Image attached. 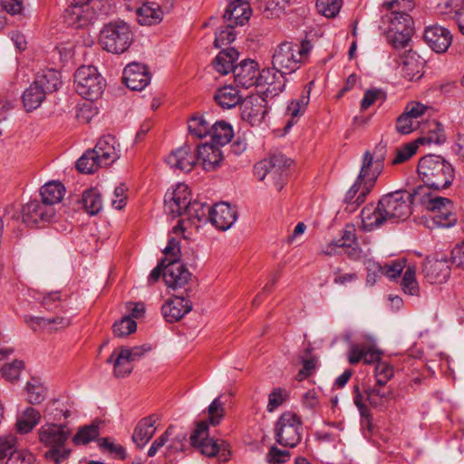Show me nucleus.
<instances>
[{
  "label": "nucleus",
  "mask_w": 464,
  "mask_h": 464,
  "mask_svg": "<svg viewBox=\"0 0 464 464\" xmlns=\"http://www.w3.org/2000/svg\"><path fill=\"white\" fill-rule=\"evenodd\" d=\"M24 368L22 361L14 360L10 363H6L2 368L3 377L10 382L18 380L21 371Z\"/></svg>",
  "instance_id": "obj_59"
},
{
  "label": "nucleus",
  "mask_w": 464,
  "mask_h": 464,
  "mask_svg": "<svg viewBox=\"0 0 464 464\" xmlns=\"http://www.w3.org/2000/svg\"><path fill=\"white\" fill-rule=\"evenodd\" d=\"M419 202L431 213V218L437 226L449 227L456 223L457 217L453 212V202L450 198L432 196L426 193V188H423Z\"/></svg>",
  "instance_id": "obj_9"
},
{
  "label": "nucleus",
  "mask_w": 464,
  "mask_h": 464,
  "mask_svg": "<svg viewBox=\"0 0 464 464\" xmlns=\"http://www.w3.org/2000/svg\"><path fill=\"white\" fill-rule=\"evenodd\" d=\"M312 50V44L309 41H303L301 44L291 42H284L278 44L272 56V64L274 72H276V81L280 79L285 81V74H291L298 70L304 63Z\"/></svg>",
  "instance_id": "obj_3"
},
{
  "label": "nucleus",
  "mask_w": 464,
  "mask_h": 464,
  "mask_svg": "<svg viewBox=\"0 0 464 464\" xmlns=\"http://www.w3.org/2000/svg\"><path fill=\"white\" fill-rule=\"evenodd\" d=\"M28 323L34 331H37L38 329L58 331L71 325L72 319L67 315H57L51 318L32 317Z\"/></svg>",
  "instance_id": "obj_30"
},
{
  "label": "nucleus",
  "mask_w": 464,
  "mask_h": 464,
  "mask_svg": "<svg viewBox=\"0 0 464 464\" xmlns=\"http://www.w3.org/2000/svg\"><path fill=\"white\" fill-rule=\"evenodd\" d=\"M71 430L66 425L45 424L38 431L39 440L49 447L44 458L49 463L63 464L70 456L71 450L64 444L71 436Z\"/></svg>",
  "instance_id": "obj_5"
},
{
  "label": "nucleus",
  "mask_w": 464,
  "mask_h": 464,
  "mask_svg": "<svg viewBox=\"0 0 464 464\" xmlns=\"http://www.w3.org/2000/svg\"><path fill=\"white\" fill-rule=\"evenodd\" d=\"M214 100L223 109H230L239 104L242 97L235 87L227 85L216 91Z\"/></svg>",
  "instance_id": "obj_33"
},
{
  "label": "nucleus",
  "mask_w": 464,
  "mask_h": 464,
  "mask_svg": "<svg viewBox=\"0 0 464 464\" xmlns=\"http://www.w3.org/2000/svg\"><path fill=\"white\" fill-rule=\"evenodd\" d=\"M425 60L411 50L400 57L401 72L408 81L420 80L424 74Z\"/></svg>",
  "instance_id": "obj_18"
},
{
  "label": "nucleus",
  "mask_w": 464,
  "mask_h": 464,
  "mask_svg": "<svg viewBox=\"0 0 464 464\" xmlns=\"http://www.w3.org/2000/svg\"><path fill=\"white\" fill-rule=\"evenodd\" d=\"M405 259H398L392 261L390 264H385L382 266V275L391 279L399 277L405 267Z\"/></svg>",
  "instance_id": "obj_62"
},
{
  "label": "nucleus",
  "mask_w": 464,
  "mask_h": 464,
  "mask_svg": "<svg viewBox=\"0 0 464 464\" xmlns=\"http://www.w3.org/2000/svg\"><path fill=\"white\" fill-rule=\"evenodd\" d=\"M211 126L203 115H194L188 122L189 134L198 139L209 136Z\"/></svg>",
  "instance_id": "obj_44"
},
{
  "label": "nucleus",
  "mask_w": 464,
  "mask_h": 464,
  "mask_svg": "<svg viewBox=\"0 0 464 464\" xmlns=\"http://www.w3.org/2000/svg\"><path fill=\"white\" fill-rule=\"evenodd\" d=\"M54 215L53 207L46 206L43 201L32 200L22 209L23 221L29 227L36 226L39 222H49Z\"/></svg>",
  "instance_id": "obj_15"
},
{
  "label": "nucleus",
  "mask_w": 464,
  "mask_h": 464,
  "mask_svg": "<svg viewBox=\"0 0 464 464\" xmlns=\"http://www.w3.org/2000/svg\"><path fill=\"white\" fill-rule=\"evenodd\" d=\"M282 159L280 156H274L269 160H264L257 162L254 167V173L259 180H264L267 175H277L281 170L280 163Z\"/></svg>",
  "instance_id": "obj_42"
},
{
  "label": "nucleus",
  "mask_w": 464,
  "mask_h": 464,
  "mask_svg": "<svg viewBox=\"0 0 464 464\" xmlns=\"http://www.w3.org/2000/svg\"><path fill=\"white\" fill-rule=\"evenodd\" d=\"M34 457L26 450H17L7 459L5 464H33Z\"/></svg>",
  "instance_id": "obj_64"
},
{
  "label": "nucleus",
  "mask_w": 464,
  "mask_h": 464,
  "mask_svg": "<svg viewBox=\"0 0 464 464\" xmlns=\"http://www.w3.org/2000/svg\"><path fill=\"white\" fill-rule=\"evenodd\" d=\"M374 166L375 161L372 159H371V152L369 150L365 151L362 158L361 170L357 177L359 180L363 181V188H362V191L360 192L357 198V200H359V202L365 201L366 196L372 189L378 177L382 172L378 171V173H376Z\"/></svg>",
  "instance_id": "obj_19"
},
{
  "label": "nucleus",
  "mask_w": 464,
  "mask_h": 464,
  "mask_svg": "<svg viewBox=\"0 0 464 464\" xmlns=\"http://www.w3.org/2000/svg\"><path fill=\"white\" fill-rule=\"evenodd\" d=\"M17 439L12 434L1 435L0 436V460L9 458L12 454L16 452L18 450Z\"/></svg>",
  "instance_id": "obj_53"
},
{
  "label": "nucleus",
  "mask_w": 464,
  "mask_h": 464,
  "mask_svg": "<svg viewBox=\"0 0 464 464\" xmlns=\"http://www.w3.org/2000/svg\"><path fill=\"white\" fill-rule=\"evenodd\" d=\"M420 129L422 135L416 140L418 144H441L446 140L443 126L438 121H427Z\"/></svg>",
  "instance_id": "obj_28"
},
{
  "label": "nucleus",
  "mask_w": 464,
  "mask_h": 464,
  "mask_svg": "<svg viewBox=\"0 0 464 464\" xmlns=\"http://www.w3.org/2000/svg\"><path fill=\"white\" fill-rule=\"evenodd\" d=\"M238 58V53L234 48H227L218 53L213 61L214 68L221 74H227L233 72L236 65V60Z\"/></svg>",
  "instance_id": "obj_35"
},
{
  "label": "nucleus",
  "mask_w": 464,
  "mask_h": 464,
  "mask_svg": "<svg viewBox=\"0 0 464 464\" xmlns=\"http://www.w3.org/2000/svg\"><path fill=\"white\" fill-rule=\"evenodd\" d=\"M422 273L430 284H441L449 278L450 267L447 259H426Z\"/></svg>",
  "instance_id": "obj_23"
},
{
  "label": "nucleus",
  "mask_w": 464,
  "mask_h": 464,
  "mask_svg": "<svg viewBox=\"0 0 464 464\" xmlns=\"http://www.w3.org/2000/svg\"><path fill=\"white\" fill-rule=\"evenodd\" d=\"M418 128H420V122L415 121L409 115H405L404 113H402L397 119L396 130L401 134H409Z\"/></svg>",
  "instance_id": "obj_57"
},
{
  "label": "nucleus",
  "mask_w": 464,
  "mask_h": 464,
  "mask_svg": "<svg viewBox=\"0 0 464 464\" xmlns=\"http://www.w3.org/2000/svg\"><path fill=\"white\" fill-rule=\"evenodd\" d=\"M361 218L362 228L366 231H372L386 223L380 202L376 206L373 204L365 206L361 212Z\"/></svg>",
  "instance_id": "obj_29"
},
{
  "label": "nucleus",
  "mask_w": 464,
  "mask_h": 464,
  "mask_svg": "<svg viewBox=\"0 0 464 464\" xmlns=\"http://www.w3.org/2000/svg\"><path fill=\"white\" fill-rule=\"evenodd\" d=\"M418 145L419 144L415 140L397 148L395 150V156L392 160V164L399 165L409 160L416 153Z\"/></svg>",
  "instance_id": "obj_49"
},
{
  "label": "nucleus",
  "mask_w": 464,
  "mask_h": 464,
  "mask_svg": "<svg viewBox=\"0 0 464 464\" xmlns=\"http://www.w3.org/2000/svg\"><path fill=\"white\" fill-rule=\"evenodd\" d=\"M224 416V408H208V420L198 421L190 435L191 445L208 457L218 456L219 461L230 457L228 444L224 440L208 437V425L217 426Z\"/></svg>",
  "instance_id": "obj_1"
},
{
  "label": "nucleus",
  "mask_w": 464,
  "mask_h": 464,
  "mask_svg": "<svg viewBox=\"0 0 464 464\" xmlns=\"http://www.w3.org/2000/svg\"><path fill=\"white\" fill-rule=\"evenodd\" d=\"M198 162L200 161L207 171L215 170L221 163L223 156L218 146L210 143L198 145L196 150Z\"/></svg>",
  "instance_id": "obj_24"
},
{
  "label": "nucleus",
  "mask_w": 464,
  "mask_h": 464,
  "mask_svg": "<svg viewBox=\"0 0 464 464\" xmlns=\"http://www.w3.org/2000/svg\"><path fill=\"white\" fill-rule=\"evenodd\" d=\"M163 253L165 256H169L163 273L166 285L174 291L183 289L185 292H188L189 290L188 285L193 280V276L179 260V243L174 237H170Z\"/></svg>",
  "instance_id": "obj_6"
},
{
  "label": "nucleus",
  "mask_w": 464,
  "mask_h": 464,
  "mask_svg": "<svg viewBox=\"0 0 464 464\" xmlns=\"http://www.w3.org/2000/svg\"><path fill=\"white\" fill-rule=\"evenodd\" d=\"M357 237L355 234V227L353 225H346L343 230L342 237L336 239L335 246L342 247H351L356 244Z\"/></svg>",
  "instance_id": "obj_60"
},
{
  "label": "nucleus",
  "mask_w": 464,
  "mask_h": 464,
  "mask_svg": "<svg viewBox=\"0 0 464 464\" xmlns=\"http://www.w3.org/2000/svg\"><path fill=\"white\" fill-rule=\"evenodd\" d=\"M211 208L208 204L201 203L198 201H191L189 202L185 213L189 220L192 222H207L209 221V213L211 212Z\"/></svg>",
  "instance_id": "obj_43"
},
{
  "label": "nucleus",
  "mask_w": 464,
  "mask_h": 464,
  "mask_svg": "<svg viewBox=\"0 0 464 464\" xmlns=\"http://www.w3.org/2000/svg\"><path fill=\"white\" fill-rule=\"evenodd\" d=\"M136 13L138 22L142 25H151L161 20L162 12L158 4L148 2Z\"/></svg>",
  "instance_id": "obj_37"
},
{
  "label": "nucleus",
  "mask_w": 464,
  "mask_h": 464,
  "mask_svg": "<svg viewBox=\"0 0 464 464\" xmlns=\"http://www.w3.org/2000/svg\"><path fill=\"white\" fill-rule=\"evenodd\" d=\"M366 401L371 406H377L379 404L389 403L390 393L384 391V386H378L369 389L366 392Z\"/></svg>",
  "instance_id": "obj_54"
},
{
  "label": "nucleus",
  "mask_w": 464,
  "mask_h": 464,
  "mask_svg": "<svg viewBox=\"0 0 464 464\" xmlns=\"http://www.w3.org/2000/svg\"><path fill=\"white\" fill-rule=\"evenodd\" d=\"M65 193L64 186L57 181H51L44 185L40 189L42 201L46 206L53 207L54 204L59 203Z\"/></svg>",
  "instance_id": "obj_34"
},
{
  "label": "nucleus",
  "mask_w": 464,
  "mask_h": 464,
  "mask_svg": "<svg viewBox=\"0 0 464 464\" xmlns=\"http://www.w3.org/2000/svg\"><path fill=\"white\" fill-rule=\"evenodd\" d=\"M423 37L428 45L436 53L446 52L452 41L450 32L440 25L427 27Z\"/></svg>",
  "instance_id": "obj_22"
},
{
  "label": "nucleus",
  "mask_w": 464,
  "mask_h": 464,
  "mask_svg": "<svg viewBox=\"0 0 464 464\" xmlns=\"http://www.w3.org/2000/svg\"><path fill=\"white\" fill-rule=\"evenodd\" d=\"M209 221L218 229L225 231L232 227L237 218L235 208L226 202H220L211 208Z\"/></svg>",
  "instance_id": "obj_20"
},
{
  "label": "nucleus",
  "mask_w": 464,
  "mask_h": 464,
  "mask_svg": "<svg viewBox=\"0 0 464 464\" xmlns=\"http://www.w3.org/2000/svg\"><path fill=\"white\" fill-rule=\"evenodd\" d=\"M76 92L86 100L99 98L105 86V81L93 66H81L74 74Z\"/></svg>",
  "instance_id": "obj_10"
},
{
  "label": "nucleus",
  "mask_w": 464,
  "mask_h": 464,
  "mask_svg": "<svg viewBox=\"0 0 464 464\" xmlns=\"http://www.w3.org/2000/svg\"><path fill=\"white\" fill-rule=\"evenodd\" d=\"M301 426L302 422L296 413L284 412L276 426V442L284 447H295L301 440Z\"/></svg>",
  "instance_id": "obj_11"
},
{
  "label": "nucleus",
  "mask_w": 464,
  "mask_h": 464,
  "mask_svg": "<svg viewBox=\"0 0 464 464\" xmlns=\"http://www.w3.org/2000/svg\"><path fill=\"white\" fill-rule=\"evenodd\" d=\"M235 25L232 24H228L226 26H220L216 32V38L214 41V45L217 48L221 47L222 45H227L231 44L235 40Z\"/></svg>",
  "instance_id": "obj_51"
},
{
  "label": "nucleus",
  "mask_w": 464,
  "mask_h": 464,
  "mask_svg": "<svg viewBox=\"0 0 464 464\" xmlns=\"http://www.w3.org/2000/svg\"><path fill=\"white\" fill-rule=\"evenodd\" d=\"M418 173L427 188L440 190L449 188L454 180V169L440 156L427 155L418 165Z\"/></svg>",
  "instance_id": "obj_4"
},
{
  "label": "nucleus",
  "mask_w": 464,
  "mask_h": 464,
  "mask_svg": "<svg viewBox=\"0 0 464 464\" xmlns=\"http://www.w3.org/2000/svg\"><path fill=\"white\" fill-rule=\"evenodd\" d=\"M192 309L191 302L185 296L174 295L161 307L163 317L169 323L179 321Z\"/></svg>",
  "instance_id": "obj_21"
},
{
  "label": "nucleus",
  "mask_w": 464,
  "mask_h": 464,
  "mask_svg": "<svg viewBox=\"0 0 464 464\" xmlns=\"http://www.w3.org/2000/svg\"><path fill=\"white\" fill-rule=\"evenodd\" d=\"M100 160L93 150H87L76 162L77 169L85 174L93 173L98 168H102L100 165Z\"/></svg>",
  "instance_id": "obj_45"
},
{
  "label": "nucleus",
  "mask_w": 464,
  "mask_h": 464,
  "mask_svg": "<svg viewBox=\"0 0 464 464\" xmlns=\"http://www.w3.org/2000/svg\"><path fill=\"white\" fill-rule=\"evenodd\" d=\"M189 196L190 192L188 185L184 183L178 184L173 190L165 194V212L173 218L182 216L190 202Z\"/></svg>",
  "instance_id": "obj_13"
},
{
  "label": "nucleus",
  "mask_w": 464,
  "mask_h": 464,
  "mask_svg": "<svg viewBox=\"0 0 464 464\" xmlns=\"http://www.w3.org/2000/svg\"><path fill=\"white\" fill-rule=\"evenodd\" d=\"M428 110L429 107L420 102H411L407 104L403 113L409 115L415 121H420L419 118L423 116Z\"/></svg>",
  "instance_id": "obj_63"
},
{
  "label": "nucleus",
  "mask_w": 464,
  "mask_h": 464,
  "mask_svg": "<svg viewBox=\"0 0 464 464\" xmlns=\"http://www.w3.org/2000/svg\"><path fill=\"white\" fill-rule=\"evenodd\" d=\"M47 387L38 378H31L25 386V395L30 404H41L47 397Z\"/></svg>",
  "instance_id": "obj_36"
},
{
  "label": "nucleus",
  "mask_w": 464,
  "mask_h": 464,
  "mask_svg": "<svg viewBox=\"0 0 464 464\" xmlns=\"http://www.w3.org/2000/svg\"><path fill=\"white\" fill-rule=\"evenodd\" d=\"M146 351L142 346L121 347L113 351L107 362H113L114 375L117 378H123L132 372L133 362L140 360Z\"/></svg>",
  "instance_id": "obj_12"
},
{
  "label": "nucleus",
  "mask_w": 464,
  "mask_h": 464,
  "mask_svg": "<svg viewBox=\"0 0 464 464\" xmlns=\"http://www.w3.org/2000/svg\"><path fill=\"white\" fill-rule=\"evenodd\" d=\"M137 329V324L130 315L123 316L120 321L113 324L112 330L114 335L124 337L134 333Z\"/></svg>",
  "instance_id": "obj_48"
},
{
  "label": "nucleus",
  "mask_w": 464,
  "mask_h": 464,
  "mask_svg": "<svg viewBox=\"0 0 464 464\" xmlns=\"http://www.w3.org/2000/svg\"><path fill=\"white\" fill-rule=\"evenodd\" d=\"M382 24L387 25V33L399 32L412 28V19L404 12H392L382 17Z\"/></svg>",
  "instance_id": "obj_31"
},
{
  "label": "nucleus",
  "mask_w": 464,
  "mask_h": 464,
  "mask_svg": "<svg viewBox=\"0 0 464 464\" xmlns=\"http://www.w3.org/2000/svg\"><path fill=\"white\" fill-rule=\"evenodd\" d=\"M234 80L237 86L248 89L256 85H267L266 95H278L285 89V81H276L274 69L265 68L259 71L254 60H244L233 70Z\"/></svg>",
  "instance_id": "obj_2"
},
{
  "label": "nucleus",
  "mask_w": 464,
  "mask_h": 464,
  "mask_svg": "<svg viewBox=\"0 0 464 464\" xmlns=\"http://www.w3.org/2000/svg\"><path fill=\"white\" fill-rule=\"evenodd\" d=\"M34 82L45 93L53 92L62 84L61 73L54 69H44L37 73Z\"/></svg>",
  "instance_id": "obj_32"
},
{
  "label": "nucleus",
  "mask_w": 464,
  "mask_h": 464,
  "mask_svg": "<svg viewBox=\"0 0 464 464\" xmlns=\"http://www.w3.org/2000/svg\"><path fill=\"white\" fill-rule=\"evenodd\" d=\"M133 41V34L129 24L123 21L111 22L100 32L99 44L111 53H123Z\"/></svg>",
  "instance_id": "obj_8"
},
{
  "label": "nucleus",
  "mask_w": 464,
  "mask_h": 464,
  "mask_svg": "<svg viewBox=\"0 0 464 464\" xmlns=\"http://www.w3.org/2000/svg\"><path fill=\"white\" fill-rule=\"evenodd\" d=\"M376 384L384 386L393 376V368L386 362H379L375 366Z\"/></svg>",
  "instance_id": "obj_56"
},
{
  "label": "nucleus",
  "mask_w": 464,
  "mask_h": 464,
  "mask_svg": "<svg viewBox=\"0 0 464 464\" xmlns=\"http://www.w3.org/2000/svg\"><path fill=\"white\" fill-rule=\"evenodd\" d=\"M46 93L33 82L23 93V103L27 111L37 109L45 99Z\"/></svg>",
  "instance_id": "obj_40"
},
{
  "label": "nucleus",
  "mask_w": 464,
  "mask_h": 464,
  "mask_svg": "<svg viewBox=\"0 0 464 464\" xmlns=\"http://www.w3.org/2000/svg\"><path fill=\"white\" fill-rule=\"evenodd\" d=\"M165 162L174 170L190 172L198 163L196 149L185 143L173 150L165 159Z\"/></svg>",
  "instance_id": "obj_14"
},
{
  "label": "nucleus",
  "mask_w": 464,
  "mask_h": 464,
  "mask_svg": "<svg viewBox=\"0 0 464 464\" xmlns=\"http://www.w3.org/2000/svg\"><path fill=\"white\" fill-rule=\"evenodd\" d=\"M159 420L157 414H152L140 420L132 435V440L138 447L145 446L153 437L157 430L156 423Z\"/></svg>",
  "instance_id": "obj_27"
},
{
  "label": "nucleus",
  "mask_w": 464,
  "mask_h": 464,
  "mask_svg": "<svg viewBox=\"0 0 464 464\" xmlns=\"http://www.w3.org/2000/svg\"><path fill=\"white\" fill-rule=\"evenodd\" d=\"M386 153L387 147L386 144L382 142L378 143L375 146L373 152L371 153V159H372L375 161L374 168L376 173H378V171L383 170Z\"/></svg>",
  "instance_id": "obj_61"
},
{
  "label": "nucleus",
  "mask_w": 464,
  "mask_h": 464,
  "mask_svg": "<svg viewBox=\"0 0 464 464\" xmlns=\"http://www.w3.org/2000/svg\"><path fill=\"white\" fill-rule=\"evenodd\" d=\"M150 73L145 64L131 63L123 71L126 86L133 91L143 90L150 82Z\"/></svg>",
  "instance_id": "obj_17"
},
{
  "label": "nucleus",
  "mask_w": 464,
  "mask_h": 464,
  "mask_svg": "<svg viewBox=\"0 0 464 464\" xmlns=\"http://www.w3.org/2000/svg\"><path fill=\"white\" fill-rule=\"evenodd\" d=\"M116 139L111 135L103 136L99 140L93 151L102 167L111 166L118 158L119 150L116 149Z\"/></svg>",
  "instance_id": "obj_25"
},
{
  "label": "nucleus",
  "mask_w": 464,
  "mask_h": 464,
  "mask_svg": "<svg viewBox=\"0 0 464 464\" xmlns=\"http://www.w3.org/2000/svg\"><path fill=\"white\" fill-rule=\"evenodd\" d=\"M416 268L414 266H408L401 280V289L410 295H419V284L416 280Z\"/></svg>",
  "instance_id": "obj_46"
},
{
  "label": "nucleus",
  "mask_w": 464,
  "mask_h": 464,
  "mask_svg": "<svg viewBox=\"0 0 464 464\" xmlns=\"http://www.w3.org/2000/svg\"><path fill=\"white\" fill-rule=\"evenodd\" d=\"M363 188V181L359 180L357 178L355 182L353 184V186L350 188V189L347 191L344 197V201L347 203V209L349 211H354L363 202H359L357 200V198L362 191V188Z\"/></svg>",
  "instance_id": "obj_50"
},
{
  "label": "nucleus",
  "mask_w": 464,
  "mask_h": 464,
  "mask_svg": "<svg viewBox=\"0 0 464 464\" xmlns=\"http://www.w3.org/2000/svg\"><path fill=\"white\" fill-rule=\"evenodd\" d=\"M99 436V426L95 423L82 427L73 436L72 441L77 445H85Z\"/></svg>",
  "instance_id": "obj_47"
},
{
  "label": "nucleus",
  "mask_w": 464,
  "mask_h": 464,
  "mask_svg": "<svg viewBox=\"0 0 464 464\" xmlns=\"http://www.w3.org/2000/svg\"><path fill=\"white\" fill-rule=\"evenodd\" d=\"M40 412L35 408H25L17 417L16 429L21 434H27L38 424Z\"/></svg>",
  "instance_id": "obj_38"
},
{
  "label": "nucleus",
  "mask_w": 464,
  "mask_h": 464,
  "mask_svg": "<svg viewBox=\"0 0 464 464\" xmlns=\"http://www.w3.org/2000/svg\"><path fill=\"white\" fill-rule=\"evenodd\" d=\"M290 457L289 450H280L276 446H272L266 455V460L269 464H284L290 459Z\"/></svg>",
  "instance_id": "obj_58"
},
{
  "label": "nucleus",
  "mask_w": 464,
  "mask_h": 464,
  "mask_svg": "<svg viewBox=\"0 0 464 464\" xmlns=\"http://www.w3.org/2000/svg\"><path fill=\"white\" fill-rule=\"evenodd\" d=\"M209 136L217 146L227 144L234 136L232 126L221 121L212 124Z\"/></svg>",
  "instance_id": "obj_41"
},
{
  "label": "nucleus",
  "mask_w": 464,
  "mask_h": 464,
  "mask_svg": "<svg viewBox=\"0 0 464 464\" xmlns=\"http://www.w3.org/2000/svg\"><path fill=\"white\" fill-rule=\"evenodd\" d=\"M411 34L412 28L394 33H387V37L389 41L392 44L394 48L400 49L405 48L409 45V43L411 42Z\"/></svg>",
  "instance_id": "obj_55"
},
{
  "label": "nucleus",
  "mask_w": 464,
  "mask_h": 464,
  "mask_svg": "<svg viewBox=\"0 0 464 464\" xmlns=\"http://www.w3.org/2000/svg\"><path fill=\"white\" fill-rule=\"evenodd\" d=\"M252 15L250 5L246 0L231 2L223 15L224 19L236 25H243Z\"/></svg>",
  "instance_id": "obj_26"
},
{
  "label": "nucleus",
  "mask_w": 464,
  "mask_h": 464,
  "mask_svg": "<svg viewBox=\"0 0 464 464\" xmlns=\"http://www.w3.org/2000/svg\"><path fill=\"white\" fill-rule=\"evenodd\" d=\"M82 205L85 211L93 216L98 214L102 208V199L97 188H92L83 191L81 200H77Z\"/></svg>",
  "instance_id": "obj_39"
},
{
  "label": "nucleus",
  "mask_w": 464,
  "mask_h": 464,
  "mask_svg": "<svg viewBox=\"0 0 464 464\" xmlns=\"http://www.w3.org/2000/svg\"><path fill=\"white\" fill-rule=\"evenodd\" d=\"M267 111V102L261 95L248 96L242 102V117L252 126L260 124Z\"/></svg>",
  "instance_id": "obj_16"
},
{
  "label": "nucleus",
  "mask_w": 464,
  "mask_h": 464,
  "mask_svg": "<svg viewBox=\"0 0 464 464\" xmlns=\"http://www.w3.org/2000/svg\"><path fill=\"white\" fill-rule=\"evenodd\" d=\"M423 187H418L413 193L397 190L388 193L379 200L386 223L406 220L411 214V204L420 200Z\"/></svg>",
  "instance_id": "obj_7"
},
{
  "label": "nucleus",
  "mask_w": 464,
  "mask_h": 464,
  "mask_svg": "<svg viewBox=\"0 0 464 464\" xmlns=\"http://www.w3.org/2000/svg\"><path fill=\"white\" fill-rule=\"evenodd\" d=\"M342 0H317L316 8L325 17H334L341 9Z\"/></svg>",
  "instance_id": "obj_52"
}]
</instances>
